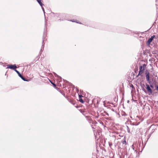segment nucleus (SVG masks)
I'll list each match as a JSON object with an SVG mask.
<instances>
[{"label": "nucleus", "instance_id": "dca6fc26", "mask_svg": "<svg viewBox=\"0 0 158 158\" xmlns=\"http://www.w3.org/2000/svg\"><path fill=\"white\" fill-rule=\"evenodd\" d=\"M21 77V79H22V78H23V77L22 76H21V77Z\"/></svg>", "mask_w": 158, "mask_h": 158}, {"label": "nucleus", "instance_id": "423d86ee", "mask_svg": "<svg viewBox=\"0 0 158 158\" xmlns=\"http://www.w3.org/2000/svg\"><path fill=\"white\" fill-rule=\"evenodd\" d=\"M130 31L127 29H126L124 30V32L125 34H128L129 32H130Z\"/></svg>", "mask_w": 158, "mask_h": 158}, {"label": "nucleus", "instance_id": "4468645a", "mask_svg": "<svg viewBox=\"0 0 158 158\" xmlns=\"http://www.w3.org/2000/svg\"><path fill=\"white\" fill-rule=\"evenodd\" d=\"M22 79L25 81H27V80H26L23 77V78H22Z\"/></svg>", "mask_w": 158, "mask_h": 158}, {"label": "nucleus", "instance_id": "6e6552de", "mask_svg": "<svg viewBox=\"0 0 158 158\" xmlns=\"http://www.w3.org/2000/svg\"><path fill=\"white\" fill-rule=\"evenodd\" d=\"M152 40H148V41L147 42V44L148 45L150 44V43L152 42Z\"/></svg>", "mask_w": 158, "mask_h": 158}, {"label": "nucleus", "instance_id": "7ed1b4c3", "mask_svg": "<svg viewBox=\"0 0 158 158\" xmlns=\"http://www.w3.org/2000/svg\"><path fill=\"white\" fill-rule=\"evenodd\" d=\"M146 89L147 90L148 92L150 94H152V91L151 89L150 86L148 84H146Z\"/></svg>", "mask_w": 158, "mask_h": 158}, {"label": "nucleus", "instance_id": "0eeeda50", "mask_svg": "<svg viewBox=\"0 0 158 158\" xmlns=\"http://www.w3.org/2000/svg\"><path fill=\"white\" fill-rule=\"evenodd\" d=\"M79 98H80L79 101L81 102L82 103H83L84 102L83 100L81 98V97H82V96H81L80 95H79Z\"/></svg>", "mask_w": 158, "mask_h": 158}, {"label": "nucleus", "instance_id": "ddd939ff", "mask_svg": "<svg viewBox=\"0 0 158 158\" xmlns=\"http://www.w3.org/2000/svg\"><path fill=\"white\" fill-rule=\"evenodd\" d=\"M22 79L25 81H27V80H26L23 77V78H22Z\"/></svg>", "mask_w": 158, "mask_h": 158}, {"label": "nucleus", "instance_id": "f03ea898", "mask_svg": "<svg viewBox=\"0 0 158 158\" xmlns=\"http://www.w3.org/2000/svg\"><path fill=\"white\" fill-rule=\"evenodd\" d=\"M7 67L6 69H10L14 70L17 68V67L15 64H8L7 65Z\"/></svg>", "mask_w": 158, "mask_h": 158}, {"label": "nucleus", "instance_id": "1a4fd4ad", "mask_svg": "<svg viewBox=\"0 0 158 158\" xmlns=\"http://www.w3.org/2000/svg\"><path fill=\"white\" fill-rule=\"evenodd\" d=\"M155 37V36L153 35L148 40H153L154 37Z\"/></svg>", "mask_w": 158, "mask_h": 158}, {"label": "nucleus", "instance_id": "f3484780", "mask_svg": "<svg viewBox=\"0 0 158 158\" xmlns=\"http://www.w3.org/2000/svg\"><path fill=\"white\" fill-rule=\"evenodd\" d=\"M52 84H53V85L54 86H56V85H55V84H53V83Z\"/></svg>", "mask_w": 158, "mask_h": 158}, {"label": "nucleus", "instance_id": "9b49d317", "mask_svg": "<svg viewBox=\"0 0 158 158\" xmlns=\"http://www.w3.org/2000/svg\"><path fill=\"white\" fill-rule=\"evenodd\" d=\"M152 82L151 81V84H150V87L151 88L153 89L154 88V87H153V85H152Z\"/></svg>", "mask_w": 158, "mask_h": 158}, {"label": "nucleus", "instance_id": "2eb2a0df", "mask_svg": "<svg viewBox=\"0 0 158 158\" xmlns=\"http://www.w3.org/2000/svg\"><path fill=\"white\" fill-rule=\"evenodd\" d=\"M18 75L19 77H21L22 76L19 73L18 74Z\"/></svg>", "mask_w": 158, "mask_h": 158}, {"label": "nucleus", "instance_id": "f8f14e48", "mask_svg": "<svg viewBox=\"0 0 158 158\" xmlns=\"http://www.w3.org/2000/svg\"><path fill=\"white\" fill-rule=\"evenodd\" d=\"M14 70L18 74L19 73V72L17 70H16L15 69H14Z\"/></svg>", "mask_w": 158, "mask_h": 158}, {"label": "nucleus", "instance_id": "20e7f679", "mask_svg": "<svg viewBox=\"0 0 158 158\" xmlns=\"http://www.w3.org/2000/svg\"><path fill=\"white\" fill-rule=\"evenodd\" d=\"M146 74V77L147 80L148 81V83L151 84V81L149 79V73L148 72H146L145 73Z\"/></svg>", "mask_w": 158, "mask_h": 158}, {"label": "nucleus", "instance_id": "f257e3e1", "mask_svg": "<svg viewBox=\"0 0 158 158\" xmlns=\"http://www.w3.org/2000/svg\"><path fill=\"white\" fill-rule=\"evenodd\" d=\"M146 66V65L145 64H143V66H141L140 67L139 75H141L143 73L144 69V67H145Z\"/></svg>", "mask_w": 158, "mask_h": 158}, {"label": "nucleus", "instance_id": "9d476101", "mask_svg": "<svg viewBox=\"0 0 158 158\" xmlns=\"http://www.w3.org/2000/svg\"><path fill=\"white\" fill-rule=\"evenodd\" d=\"M71 21H72V22H76L77 23H80V24L81 23H80L79 22H77V20H71Z\"/></svg>", "mask_w": 158, "mask_h": 158}, {"label": "nucleus", "instance_id": "39448f33", "mask_svg": "<svg viewBox=\"0 0 158 158\" xmlns=\"http://www.w3.org/2000/svg\"><path fill=\"white\" fill-rule=\"evenodd\" d=\"M37 2L39 3L41 7H42V8L44 9L43 7V6L44 5V4L42 3V0H36Z\"/></svg>", "mask_w": 158, "mask_h": 158}]
</instances>
